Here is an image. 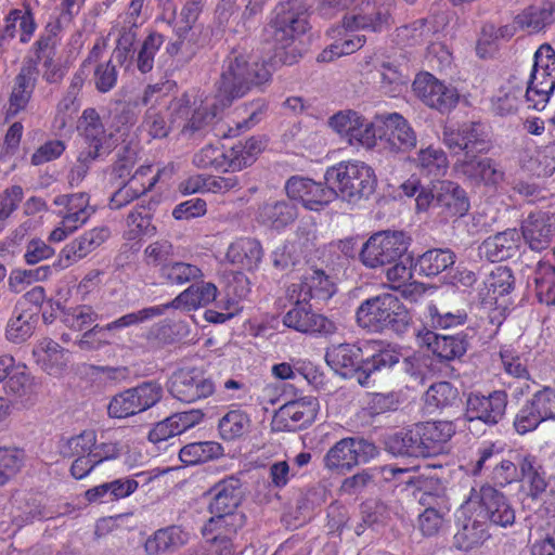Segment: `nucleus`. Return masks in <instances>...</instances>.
<instances>
[{
    "label": "nucleus",
    "instance_id": "obj_21",
    "mask_svg": "<svg viewBox=\"0 0 555 555\" xmlns=\"http://www.w3.org/2000/svg\"><path fill=\"white\" fill-rule=\"evenodd\" d=\"M420 345L427 346L438 358L451 361L463 357L468 347V334L461 332L455 335H439L427 328L413 327Z\"/></svg>",
    "mask_w": 555,
    "mask_h": 555
},
{
    "label": "nucleus",
    "instance_id": "obj_3",
    "mask_svg": "<svg viewBox=\"0 0 555 555\" xmlns=\"http://www.w3.org/2000/svg\"><path fill=\"white\" fill-rule=\"evenodd\" d=\"M271 70L266 63L250 62L249 54L242 49H232L222 62L221 73L216 82L218 96L227 106L233 100L244 96L254 87L266 83Z\"/></svg>",
    "mask_w": 555,
    "mask_h": 555
},
{
    "label": "nucleus",
    "instance_id": "obj_12",
    "mask_svg": "<svg viewBox=\"0 0 555 555\" xmlns=\"http://www.w3.org/2000/svg\"><path fill=\"white\" fill-rule=\"evenodd\" d=\"M375 124L376 139L385 140L386 149L390 152L406 153L416 147V132L401 114H377Z\"/></svg>",
    "mask_w": 555,
    "mask_h": 555
},
{
    "label": "nucleus",
    "instance_id": "obj_32",
    "mask_svg": "<svg viewBox=\"0 0 555 555\" xmlns=\"http://www.w3.org/2000/svg\"><path fill=\"white\" fill-rule=\"evenodd\" d=\"M436 206L446 217H463L470 203L466 191L453 181H442L436 193Z\"/></svg>",
    "mask_w": 555,
    "mask_h": 555
},
{
    "label": "nucleus",
    "instance_id": "obj_62",
    "mask_svg": "<svg viewBox=\"0 0 555 555\" xmlns=\"http://www.w3.org/2000/svg\"><path fill=\"white\" fill-rule=\"evenodd\" d=\"M364 41V37L358 35L352 36L351 38H346L341 41H336L328 49L323 50V52L319 54L318 61L331 62L335 57L351 54L359 50L363 46Z\"/></svg>",
    "mask_w": 555,
    "mask_h": 555
},
{
    "label": "nucleus",
    "instance_id": "obj_51",
    "mask_svg": "<svg viewBox=\"0 0 555 555\" xmlns=\"http://www.w3.org/2000/svg\"><path fill=\"white\" fill-rule=\"evenodd\" d=\"M37 317L29 311H23L17 317L11 319L7 325V338L14 343L21 344L28 339L35 330Z\"/></svg>",
    "mask_w": 555,
    "mask_h": 555
},
{
    "label": "nucleus",
    "instance_id": "obj_40",
    "mask_svg": "<svg viewBox=\"0 0 555 555\" xmlns=\"http://www.w3.org/2000/svg\"><path fill=\"white\" fill-rule=\"evenodd\" d=\"M227 257L232 263L240 264L246 270H253L262 258V248L255 238H242L230 245Z\"/></svg>",
    "mask_w": 555,
    "mask_h": 555
},
{
    "label": "nucleus",
    "instance_id": "obj_1",
    "mask_svg": "<svg viewBox=\"0 0 555 555\" xmlns=\"http://www.w3.org/2000/svg\"><path fill=\"white\" fill-rule=\"evenodd\" d=\"M313 4L314 0H287L275 7L261 34L262 43L273 52L271 66L293 65L301 57L296 41L309 28L308 12Z\"/></svg>",
    "mask_w": 555,
    "mask_h": 555
},
{
    "label": "nucleus",
    "instance_id": "obj_35",
    "mask_svg": "<svg viewBox=\"0 0 555 555\" xmlns=\"http://www.w3.org/2000/svg\"><path fill=\"white\" fill-rule=\"evenodd\" d=\"M519 481L527 486V495L532 500L541 499L548 486L546 472L535 455L526 453L520 459Z\"/></svg>",
    "mask_w": 555,
    "mask_h": 555
},
{
    "label": "nucleus",
    "instance_id": "obj_30",
    "mask_svg": "<svg viewBox=\"0 0 555 555\" xmlns=\"http://www.w3.org/2000/svg\"><path fill=\"white\" fill-rule=\"evenodd\" d=\"M521 235L516 229H507L486 238L480 251L491 262H499L518 254Z\"/></svg>",
    "mask_w": 555,
    "mask_h": 555
},
{
    "label": "nucleus",
    "instance_id": "obj_29",
    "mask_svg": "<svg viewBox=\"0 0 555 555\" xmlns=\"http://www.w3.org/2000/svg\"><path fill=\"white\" fill-rule=\"evenodd\" d=\"M109 234L106 227L93 228L66 244L61 251V258L66 261L65 266L86 258L99 248L109 237Z\"/></svg>",
    "mask_w": 555,
    "mask_h": 555
},
{
    "label": "nucleus",
    "instance_id": "obj_64",
    "mask_svg": "<svg viewBox=\"0 0 555 555\" xmlns=\"http://www.w3.org/2000/svg\"><path fill=\"white\" fill-rule=\"evenodd\" d=\"M171 125L156 106H150L145 112L143 127L152 138H166L171 129Z\"/></svg>",
    "mask_w": 555,
    "mask_h": 555
},
{
    "label": "nucleus",
    "instance_id": "obj_2",
    "mask_svg": "<svg viewBox=\"0 0 555 555\" xmlns=\"http://www.w3.org/2000/svg\"><path fill=\"white\" fill-rule=\"evenodd\" d=\"M451 422H424L389 434L384 439L385 450L393 456L431 457L443 452L454 435Z\"/></svg>",
    "mask_w": 555,
    "mask_h": 555
},
{
    "label": "nucleus",
    "instance_id": "obj_8",
    "mask_svg": "<svg viewBox=\"0 0 555 555\" xmlns=\"http://www.w3.org/2000/svg\"><path fill=\"white\" fill-rule=\"evenodd\" d=\"M410 238L401 231H384L372 235L362 246L360 259L367 268L391 264L403 258Z\"/></svg>",
    "mask_w": 555,
    "mask_h": 555
},
{
    "label": "nucleus",
    "instance_id": "obj_44",
    "mask_svg": "<svg viewBox=\"0 0 555 555\" xmlns=\"http://www.w3.org/2000/svg\"><path fill=\"white\" fill-rule=\"evenodd\" d=\"M159 278L170 285H184L204 278L201 268L184 261H170L159 269Z\"/></svg>",
    "mask_w": 555,
    "mask_h": 555
},
{
    "label": "nucleus",
    "instance_id": "obj_6",
    "mask_svg": "<svg viewBox=\"0 0 555 555\" xmlns=\"http://www.w3.org/2000/svg\"><path fill=\"white\" fill-rule=\"evenodd\" d=\"M324 179L336 189V197L353 204L370 198L377 186L373 168L363 162H340L327 168Z\"/></svg>",
    "mask_w": 555,
    "mask_h": 555
},
{
    "label": "nucleus",
    "instance_id": "obj_7",
    "mask_svg": "<svg viewBox=\"0 0 555 555\" xmlns=\"http://www.w3.org/2000/svg\"><path fill=\"white\" fill-rule=\"evenodd\" d=\"M526 85L528 108L543 109L555 89V51L550 44H542L535 51Z\"/></svg>",
    "mask_w": 555,
    "mask_h": 555
},
{
    "label": "nucleus",
    "instance_id": "obj_15",
    "mask_svg": "<svg viewBox=\"0 0 555 555\" xmlns=\"http://www.w3.org/2000/svg\"><path fill=\"white\" fill-rule=\"evenodd\" d=\"M479 457L476 461L473 474L477 475L485 468L492 467V480L500 486H506L514 481H519L520 459L526 453L513 452L508 453V457L501 456V452L493 443L482 448L478 452Z\"/></svg>",
    "mask_w": 555,
    "mask_h": 555
},
{
    "label": "nucleus",
    "instance_id": "obj_11",
    "mask_svg": "<svg viewBox=\"0 0 555 555\" xmlns=\"http://www.w3.org/2000/svg\"><path fill=\"white\" fill-rule=\"evenodd\" d=\"M168 390L177 400L194 403L210 397L215 392V383L201 369H180L171 375Z\"/></svg>",
    "mask_w": 555,
    "mask_h": 555
},
{
    "label": "nucleus",
    "instance_id": "obj_55",
    "mask_svg": "<svg viewBox=\"0 0 555 555\" xmlns=\"http://www.w3.org/2000/svg\"><path fill=\"white\" fill-rule=\"evenodd\" d=\"M163 313H164V308H160V306L149 307V308H144L139 311H135V312L125 314L103 327H104L105 332L108 334L116 330H121L125 327H129L132 325L143 323L147 320L159 317Z\"/></svg>",
    "mask_w": 555,
    "mask_h": 555
},
{
    "label": "nucleus",
    "instance_id": "obj_25",
    "mask_svg": "<svg viewBox=\"0 0 555 555\" xmlns=\"http://www.w3.org/2000/svg\"><path fill=\"white\" fill-rule=\"evenodd\" d=\"M335 292L334 283L320 269H311L304 274L299 283H293L288 287L291 300L327 301Z\"/></svg>",
    "mask_w": 555,
    "mask_h": 555
},
{
    "label": "nucleus",
    "instance_id": "obj_58",
    "mask_svg": "<svg viewBox=\"0 0 555 555\" xmlns=\"http://www.w3.org/2000/svg\"><path fill=\"white\" fill-rule=\"evenodd\" d=\"M98 314L90 306H77L63 312L64 324L75 331H83L96 321Z\"/></svg>",
    "mask_w": 555,
    "mask_h": 555
},
{
    "label": "nucleus",
    "instance_id": "obj_45",
    "mask_svg": "<svg viewBox=\"0 0 555 555\" xmlns=\"http://www.w3.org/2000/svg\"><path fill=\"white\" fill-rule=\"evenodd\" d=\"M223 453V448L215 441L193 442L184 446L179 457L185 465H197L215 459Z\"/></svg>",
    "mask_w": 555,
    "mask_h": 555
},
{
    "label": "nucleus",
    "instance_id": "obj_36",
    "mask_svg": "<svg viewBox=\"0 0 555 555\" xmlns=\"http://www.w3.org/2000/svg\"><path fill=\"white\" fill-rule=\"evenodd\" d=\"M297 207L291 201H268L258 208V221L275 230H281L297 218Z\"/></svg>",
    "mask_w": 555,
    "mask_h": 555
},
{
    "label": "nucleus",
    "instance_id": "obj_13",
    "mask_svg": "<svg viewBox=\"0 0 555 555\" xmlns=\"http://www.w3.org/2000/svg\"><path fill=\"white\" fill-rule=\"evenodd\" d=\"M54 204L63 206V209L59 211L62 217L60 225L50 233L49 238L52 242H61L66 238L68 234L83 225L94 212L86 193L59 195L54 198Z\"/></svg>",
    "mask_w": 555,
    "mask_h": 555
},
{
    "label": "nucleus",
    "instance_id": "obj_53",
    "mask_svg": "<svg viewBox=\"0 0 555 555\" xmlns=\"http://www.w3.org/2000/svg\"><path fill=\"white\" fill-rule=\"evenodd\" d=\"M464 135V149L466 154H477L487 152L490 147V141L485 127L479 122H470L462 126Z\"/></svg>",
    "mask_w": 555,
    "mask_h": 555
},
{
    "label": "nucleus",
    "instance_id": "obj_28",
    "mask_svg": "<svg viewBox=\"0 0 555 555\" xmlns=\"http://www.w3.org/2000/svg\"><path fill=\"white\" fill-rule=\"evenodd\" d=\"M325 361L341 376H354L358 379L363 363L362 348L352 344L333 345L326 349Z\"/></svg>",
    "mask_w": 555,
    "mask_h": 555
},
{
    "label": "nucleus",
    "instance_id": "obj_54",
    "mask_svg": "<svg viewBox=\"0 0 555 555\" xmlns=\"http://www.w3.org/2000/svg\"><path fill=\"white\" fill-rule=\"evenodd\" d=\"M127 224L130 228L131 238L139 236H153L156 227L152 224V216L145 206H138L127 217Z\"/></svg>",
    "mask_w": 555,
    "mask_h": 555
},
{
    "label": "nucleus",
    "instance_id": "obj_9",
    "mask_svg": "<svg viewBox=\"0 0 555 555\" xmlns=\"http://www.w3.org/2000/svg\"><path fill=\"white\" fill-rule=\"evenodd\" d=\"M377 454L374 443L363 439L348 437L337 441L325 454V468L345 474L361 463H367Z\"/></svg>",
    "mask_w": 555,
    "mask_h": 555
},
{
    "label": "nucleus",
    "instance_id": "obj_52",
    "mask_svg": "<svg viewBox=\"0 0 555 555\" xmlns=\"http://www.w3.org/2000/svg\"><path fill=\"white\" fill-rule=\"evenodd\" d=\"M459 401V390L449 382H439L431 385L425 393V402L428 406L444 409L454 405Z\"/></svg>",
    "mask_w": 555,
    "mask_h": 555
},
{
    "label": "nucleus",
    "instance_id": "obj_20",
    "mask_svg": "<svg viewBox=\"0 0 555 555\" xmlns=\"http://www.w3.org/2000/svg\"><path fill=\"white\" fill-rule=\"evenodd\" d=\"M77 130L86 143V150L107 155L116 146L114 134L107 132L100 114L93 107L86 108L77 122Z\"/></svg>",
    "mask_w": 555,
    "mask_h": 555
},
{
    "label": "nucleus",
    "instance_id": "obj_24",
    "mask_svg": "<svg viewBox=\"0 0 555 555\" xmlns=\"http://www.w3.org/2000/svg\"><path fill=\"white\" fill-rule=\"evenodd\" d=\"M294 301L295 306L283 317L284 325L306 334H332L335 331V324L324 315L313 312L309 301Z\"/></svg>",
    "mask_w": 555,
    "mask_h": 555
},
{
    "label": "nucleus",
    "instance_id": "obj_49",
    "mask_svg": "<svg viewBox=\"0 0 555 555\" xmlns=\"http://www.w3.org/2000/svg\"><path fill=\"white\" fill-rule=\"evenodd\" d=\"M25 452L16 447H0V487L7 485L21 470Z\"/></svg>",
    "mask_w": 555,
    "mask_h": 555
},
{
    "label": "nucleus",
    "instance_id": "obj_60",
    "mask_svg": "<svg viewBox=\"0 0 555 555\" xmlns=\"http://www.w3.org/2000/svg\"><path fill=\"white\" fill-rule=\"evenodd\" d=\"M528 402L543 422L555 420V389L544 387L537 391Z\"/></svg>",
    "mask_w": 555,
    "mask_h": 555
},
{
    "label": "nucleus",
    "instance_id": "obj_16",
    "mask_svg": "<svg viewBox=\"0 0 555 555\" xmlns=\"http://www.w3.org/2000/svg\"><path fill=\"white\" fill-rule=\"evenodd\" d=\"M39 75L37 61L31 57L25 59L12 82L5 119L14 118L27 109L36 90Z\"/></svg>",
    "mask_w": 555,
    "mask_h": 555
},
{
    "label": "nucleus",
    "instance_id": "obj_34",
    "mask_svg": "<svg viewBox=\"0 0 555 555\" xmlns=\"http://www.w3.org/2000/svg\"><path fill=\"white\" fill-rule=\"evenodd\" d=\"M189 540L190 533L180 526H168L149 537L144 547L149 555L173 553L184 546Z\"/></svg>",
    "mask_w": 555,
    "mask_h": 555
},
{
    "label": "nucleus",
    "instance_id": "obj_14",
    "mask_svg": "<svg viewBox=\"0 0 555 555\" xmlns=\"http://www.w3.org/2000/svg\"><path fill=\"white\" fill-rule=\"evenodd\" d=\"M469 502L478 503L477 517L486 524L506 528L515 522V509L507 498L489 485L482 486L478 491L473 489Z\"/></svg>",
    "mask_w": 555,
    "mask_h": 555
},
{
    "label": "nucleus",
    "instance_id": "obj_10",
    "mask_svg": "<svg viewBox=\"0 0 555 555\" xmlns=\"http://www.w3.org/2000/svg\"><path fill=\"white\" fill-rule=\"evenodd\" d=\"M163 397V387L156 382H144L116 395L107 406L111 417L124 418L155 405Z\"/></svg>",
    "mask_w": 555,
    "mask_h": 555
},
{
    "label": "nucleus",
    "instance_id": "obj_17",
    "mask_svg": "<svg viewBox=\"0 0 555 555\" xmlns=\"http://www.w3.org/2000/svg\"><path fill=\"white\" fill-rule=\"evenodd\" d=\"M330 127L348 138L350 144L358 143L366 149L376 144V124L367 121L356 111L347 109L334 114L328 119Z\"/></svg>",
    "mask_w": 555,
    "mask_h": 555
},
{
    "label": "nucleus",
    "instance_id": "obj_48",
    "mask_svg": "<svg viewBox=\"0 0 555 555\" xmlns=\"http://www.w3.org/2000/svg\"><path fill=\"white\" fill-rule=\"evenodd\" d=\"M165 42L164 35L151 31L140 46L135 65L141 74H147L154 68L155 56Z\"/></svg>",
    "mask_w": 555,
    "mask_h": 555
},
{
    "label": "nucleus",
    "instance_id": "obj_50",
    "mask_svg": "<svg viewBox=\"0 0 555 555\" xmlns=\"http://www.w3.org/2000/svg\"><path fill=\"white\" fill-rule=\"evenodd\" d=\"M96 434L94 430H83L79 435L62 440L59 452L63 457H76L89 455L94 447Z\"/></svg>",
    "mask_w": 555,
    "mask_h": 555
},
{
    "label": "nucleus",
    "instance_id": "obj_33",
    "mask_svg": "<svg viewBox=\"0 0 555 555\" xmlns=\"http://www.w3.org/2000/svg\"><path fill=\"white\" fill-rule=\"evenodd\" d=\"M389 17L388 10L376 5V0L363 1L359 11L351 15H345L344 27L347 30L371 29L373 31L382 30L384 24Z\"/></svg>",
    "mask_w": 555,
    "mask_h": 555
},
{
    "label": "nucleus",
    "instance_id": "obj_23",
    "mask_svg": "<svg viewBox=\"0 0 555 555\" xmlns=\"http://www.w3.org/2000/svg\"><path fill=\"white\" fill-rule=\"evenodd\" d=\"M521 235L532 250L542 251L555 242V214L538 210L522 221Z\"/></svg>",
    "mask_w": 555,
    "mask_h": 555
},
{
    "label": "nucleus",
    "instance_id": "obj_38",
    "mask_svg": "<svg viewBox=\"0 0 555 555\" xmlns=\"http://www.w3.org/2000/svg\"><path fill=\"white\" fill-rule=\"evenodd\" d=\"M262 149V142L256 138H249L244 142L238 141L231 149L225 151L227 171H240L250 166Z\"/></svg>",
    "mask_w": 555,
    "mask_h": 555
},
{
    "label": "nucleus",
    "instance_id": "obj_5",
    "mask_svg": "<svg viewBox=\"0 0 555 555\" xmlns=\"http://www.w3.org/2000/svg\"><path fill=\"white\" fill-rule=\"evenodd\" d=\"M209 496L208 511L212 515L204 525V537L217 530L236 533L245 524V515L236 512L243 499L242 482L231 476L215 483L205 494Z\"/></svg>",
    "mask_w": 555,
    "mask_h": 555
},
{
    "label": "nucleus",
    "instance_id": "obj_4",
    "mask_svg": "<svg viewBox=\"0 0 555 555\" xmlns=\"http://www.w3.org/2000/svg\"><path fill=\"white\" fill-rule=\"evenodd\" d=\"M360 327L374 333L391 331L403 335L413 327V319L400 300L391 293H384L365 299L356 311Z\"/></svg>",
    "mask_w": 555,
    "mask_h": 555
},
{
    "label": "nucleus",
    "instance_id": "obj_61",
    "mask_svg": "<svg viewBox=\"0 0 555 555\" xmlns=\"http://www.w3.org/2000/svg\"><path fill=\"white\" fill-rule=\"evenodd\" d=\"M193 163L198 168L227 171L225 152L210 144L194 155Z\"/></svg>",
    "mask_w": 555,
    "mask_h": 555
},
{
    "label": "nucleus",
    "instance_id": "obj_37",
    "mask_svg": "<svg viewBox=\"0 0 555 555\" xmlns=\"http://www.w3.org/2000/svg\"><path fill=\"white\" fill-rule=\"evenodd\" d=\"M145 0H130L122 15V26L118 30L116 47L133 50L137 41V30L143 24V9Z\"/></svg>",
    "mask_w": 555,
    "mask_h": 555
},
{
    "label": "nucleus",
    "instance_id": "obj_27",
    "mask_svg": "<svg viewBox=\"0 0 555 555\" xmlns=\"http://www.w3.org/2000/svg\"><path fill=\"white\" fill-rule=\"evenodd\" d=\"M366 348H371L373 353L363 358L362 366L358 372V383L367 387L373 374L391 369L400 363V352L389 345L384 346L382 341L367 344Z\"/></svg>",
    "mask_w": 555,
    "mask_h": 555
},
{
    "label": "nucleus",
    "instance_id": "obj_39",
    "mask_svg": "<svg viewBox=\"0 0 555 555\" xmlns=\"http://www.w3.org/2000/svg\"><path fill=\"white\" fill-rule=\"evenodd\" d=\"M414 163L422 175L433 180L443 177L449 168V160L444 151L433 145L421 149L414 158Z\"/></svg>",
    "mask_w": 555,
    "mask_h": 555
},
{
    "label": "nucleus",
    "instance_id": "obj_59",
    "mask_svg": "<svg viewBox=\"0 0 555 555\" xmlns=\"http://www.w3.org/2000/svg\"><path fill=\"white\" fill-rule=\"evenodd\" d=\"M491 289L494 295L504 296L511 293L515 285V278L508 267L500 266L495 268L488 279V282L482 283Z\"/></svg>",
    "mask_w": 555,
    "mask_h": 555
},
{
    "label": "nucleus",
    "instance_id": "obj_18",
    "mask_svg": "<svg viewBox=\"0 0 555 555\" xmlns=\"http://www.w3.org/2000/svg\"><path fill=\"white\" fill-rule=\"evenodd\" d=\"M413 90L427 106L441 113L450 112L460 99L454 87L443 83L429 73L416 76Z\"/></svg>",
    "mask_w": 555,
    "mask_h": 555
},
{
    "label": "nucleus",
    "instance_id": "obj_46",
    "mask_svg": "<svg viewBox=\"0 0 555 555\" xmlns=\"http://www.w3.org/2000/svg\"><path fill=\"white\" fill-rule=\"evenodd\" d=\"M34 354L49 374L59 373L67 362L65 350L52 339L40 341L34 349Z\"/></svg>",
    "mask_w": 555,
    "mask_h": 555
},
{
    "label": "nucleus",
    "instance_id": "obj_47",
    "mask_svg": "<svg viewBox=\"0 0 555 555\" xmlns=\"http://www.w3.org/2000/svg\"><path fill=\"white\" fill-rule=\"evenodd\" d=\"M250 426L248 414L242 410H230L219 421L218 429L223 440H234L242 437Z\"/></svg>",
    "mask_w": 555,
    "mask_h": 555
},
{
    "label": "nucleus",
    "instance_id": "obj_42",
    "mask_svg": "<svg viewBox=\"0 0 555 555\" xmlns=\"http://www.w3.org/2000/svg\"><path fill=\"white\" fill-rule=\"evenodd\" d=\"M489 538L487 524L477 517L463 524L454 535V545L459 550L470 551L482 545Z\"/></svg>",
    "mask_w": 555,
    "mask_h": 555
},
{
    "label": "nucleus",
    "instance_id": "obj_56",
    "mask_svg": "<svg viewBox=\"0 0 555 555\" xmlns=\"http://www.w3.org/2000/svg\"><path fill=\"white\" fill-rule=\"evenodd\" d=\"M333 185L324 186L321 182L311 181L302 205L310 210H320L336 198Z\"/></svg>",
    "mask_w": 555,
    "mask_h": 555
},
{
    "label": "nucleus",
    "instance_id": "obj_26",
    "mask_svg": "<svg viewBox=\"0 0 555 555\" xmlns=\"http://www.w3.org/2000/svg\"><path fill=\"white\" fill-rule=\"evenodd\" d=\"M454 171L472 182L489 185H496L504 179V171L491 158L476 154H464V158L454 164Z\"/></svg>",
    "mask_w": 555,
    "mask_h": 555
},
{
    "label": "nucleus",
    "instance_id": "obj_31",
    "mask_svg": "<svg viewBox=\"0 0 555 555\" xmlns=\"http://www.w3.org/2000/svg\"><path fill=\"white\" fill-rule=\"evenodd\" d=\"M218 288L214 283L201 282L190 285L181 292L173 300L162 305L164 312L169 308L182 309L185 311L196 310L212 302L217 297Z\"/></svg>",
    "mask_w": 555,
    "mask_h": 555
},
{
    "label": "nucleus",
    "instance_id": "obj_63",
    "mask_svg": "<svg viewBox=\"0 0 555 555\" xmlns=\"http://www.w3.org/2000/svg\"><path fill=\"white\" fill-rule=\"evenodd\" d=\"M118 72L116 64L112 61L98 63L93 70V81L96 90L106 93L115 88Z\"/></svg>",
    "mask_w": 555,
    "mask_h": 555
},
{
    "label": "nucleus",
    "instance_id": "obj_41",
    "mask_svg": "<svg viewBox=\"0 0 555 555\" xmlns=\"http://www.w3.org/2000/svg\"><path fill=\"white\" fill-rule=\"evenodd\" d=\"M456 255L450 248H433L422 254L416 261L420 272L426 276H436L451 268Z\"/></svg>",
    "mask_w": 555,
    "mask_h": 555
},
{
    "label": "nucleus",
    "instance_id": "obj_57",
    "mask_svg": "<svg viewBox=\"0 0 555 555\" xmlns=\"http://www.w3.org/2000/svg\"><path fill=\"white\" fill-rule=\"evenodd\" d=\"M215 103L201 102L199 106L192 109L188 122L183 125L182 132L194 133L210 125L217 116Z\"/></svg>",
    "mask_w": 555,
    "mask_h": 555
},
{
    "label": "nucleus",
    "instance_id": "obj_43",
    "mask_svg": "<svg viewBox=\"0 0 555 555\" xmlns=\"http://www.w3.org/2000/svg\"><path fill=\"white\" fill-rule=\"evenodd\" d=\"M553 22V5L545 2L542 5H530L516 15V23L520 30L534 34Z\"/></svg>",
    "mask_w": 555,
    "mask_h": 555
},
{
    "label": "nucleus",
    "instance_id": "obj_19",
    "mask_svg": "<svg viewBox=\"0 0 555 555\" xmlns=\"http://www.w3.org/2000/svg\"><path fill=\"white\" fill-rule=\"evenodd\" d=\"M507 402L508 396L504 390H494L488 396L470 393L466 401L465 420L494 426L503 420Z\"/></svg>",
    "mask_w": 555,
    "mask_h": 555
},
{
    "label": "nucleus",
    "instance_id": "obj_22",
    "mask_svg": "<svg viewBox=\"0 0 555 555\" xmlns=\"http://www.w3.org/2000/svg\"><path fill=\"white\" fill-rule=\"evenodd\" d=\"M315 398L306 397L284 404L276 412L272 425L275 430L296 431L310 425L318 413Z\"/></svg>",
    "mask_w": 555,
    "mask_h": 555
}]
</instances>
